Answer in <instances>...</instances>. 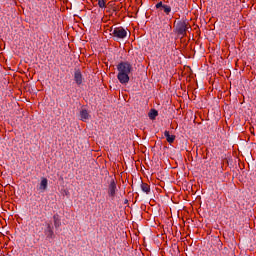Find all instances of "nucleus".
Here are the masks:
<instances>
[{
	"instance_id": "nucleus-1",
	"label": "nucleus",
	"mask_w": 256,
	"mask_h": 256,
	"mask_svg": "<svg viewBox=\"0 0 256 256\" xmlns=\"http://www.w3.org/2000/svg\"><path fill=\"white\" fill-rule=\"evenodd\" d=\"M117 79L121 85H127L130 81L129 75L133 73V64L129 61H122L117 65Z\"/></svg>"
},
{
	"instance_id": "nucleus-2",
	"label": "nucleus",
	"mask_w": 256,
	"mask_h": 256,
	"mask_svg": "<svg viewBox=\"0 0 256 256\" xmlns=\"http://www.w3.org/2000/svg\"><path fill=\"white\" fill-rule=\"evenodd\" d=\"M191 26L185 20L178 21L175 25V33L180 37H185L187 35V31Z\"/></svg>"
},
{
	"instance_id": "nucleus-3",
	"label": "nucleus",
	"mask_w": 256,
	"mask_h": 256,
	"mask_svg": "<svg viewBox=\"0 0 256 256\" xmlns=\"http://www.w3.org/2000/svg\"><path fill=\"white\" fill-rule=\"evenodd\" d=\"M111 35L115 39H125V37H127V30L123 27L111 28Z\"/></svg>"
},
{
	"instance_id": "nucleus-4",
	"label": "nucleus",
	"mask_w": 256,
	"mask_h": 256,
	"mask_svg": "<svg viewBox=\"0 0 256 256\" xmlns=\"http://www.w3.org/2000/svg\"><path fill=\"white\" fill-rule=\"evenodd\" d=\"M116 195H117V183H115V180H111L108 186V197H110V199L114 201Z\"/></svg>"
},
{
	"instance_id": "nucleus-5",
	"label": "nucleus",
	"mask_w": 256,
	"mask_h": 256,
	"mask_svg": "<svg viewBox=\"0 0 256 256\" xmlns=\"http://www.w3.org/2000/svg\"><path fill=\"white\" fill-rule=\"evenodd\" d=\"M48 186H49V180H47V178L45 177H42L38 187L39 191H41L42 193L47 191Z\"/></svg>"
},
{
	"instance_id": "nucleus-6",
	"label": "nucleus",
	"mask_w": 256,
	"mask_h": 256,
	"mask_svg": "<svg viewBox=\"0 0 256 256\" xmlns=\"http://www.w3.org/2000/svg\"><path fill=\"white\" fill-rule=\"evenodd\" d=\"M80 119L81 121H83L84 123L89 121V119H91V115L89 114V112L87 111V109H82L80 111Z\"/></svg>"
},
{
	"instance_id": "nucleus-7",
	"label": "nucleus",
	"mask_w": 256,
	"mask_h": 256,
	"mask_svg": "<svg viewBox=\"0 0 256 256\" xmlns=\"http://www.w3.org/2000/svg\"><path fill=\"white\" fill-rule=\"evenodd\" d=\"M74 81L77 85H81V83H83V75L81 74V70H76L75 71Z\"/></svg>"
},
{
	"instance_id": "nucleus-8",
	"label": "nucleus",
	"mask_w": 256,
	"mask_h": 256,
	"mask_svg": "<svg viewBox=\"0 0 256 256\" xmlns=\"http://www.w3.org/2000/svg\"><path fill=\"white\" fill-rule=\"evenodd\" d=\"M141 190L143 191V193H146V195H149V193H151V186H149V184L147 183H141Z\"/></svg>"
},
{
	"instance_id": "nucleus-9",
	"label": "nucleus",
	"mask_w": 256,
	"mask_h": 256,
	"mask_svg": "<svg viewBox=\"0 0 256 256\" xmlns=\"http://www.w3.org/2000/svg\"><path fill=\"white\" fill-rule=\"evenodd\" d=\"M164 137L169 143H174L175 141V135H171L167 130L164 132Z\"/></svg>"
},
{
	"instance_id": "nucleus-10",
	"label": "nucleus",
	"mask_w": 256,
	"mask_h": 256,
	"mask_svg": "<svg viewBox=\"0 0 256 256\" xmlns=\"http://www.w3.org/2000/svg\"><path fill=\"white\" fill-rule=\"evenodd\" d=\"M157 115H159V112H157V110H155V109H151L148 114V117H149V119L153 120L157 117Z\"/></svg>"
},
{
	"instance_id": "nucleus-11",
	"label": "nucleus",
	"mask_w": 256,
	"mask_h": 256,
	"mask_svg": "<svg viewBox=\"0 0 256 256\" xmlns=\"http://www.w3.org/2000/svg\"><path fill=\"white\" fill-rule=\"evenodd\" d=\"M45 233H46V236L48 237V239H53V237L55 235L53 233V229H51L50 225H48V229H47V231Z\"/></svg>"
},
{
	"instance_id": "nucleus-12",
	"label": "nucleus",
	"mask_w": 256,
	"mask_h": 256,
	"mask_svg": "<svg viewBox=\"0 0 256 256\" xmlns=\"http://www.w3.org/2000/svg\"><path fill=\"white\" fill-rule=\"evenodd\" d=\"M53 219H54V227H56V229L61 227V220H59L57 216H54Z\"/></svg>"
},
{
	"instance_id": "nucleus-13",
	"label": "nucleus",
	"mask_w": 256,
	"mask_h": 256,
	"mask_svg": "<svg viewBox=\"0 0 256 256\" xmlns=\"http://www.w3.org/2000/svg\"><path fill=\"white\" fill-rule=\"evenodd\" d=\"M98 6L100 7V9H105V7H107V1L98 0Z\"/></svg>"
},
{
	"instance_id": "nucleus-14",
	"label": "nucleus",
	"mask_w": 256,
	"mask_h": 256,
	"mask_svg": "<svg viewBox=\"0 0 256 256\" xmlns=\"http://www.w3.org/2000/svg\"><path fill=\"white\" fill-rule=\"evenodd\" d=\"M162 9H163L164 13H166V15H169V13H171V6H169V5L162 6Z\"/></svg>"
},
{
	"instance_id": "nucleus-15",
	"label": "nucleus",
	"mask_w": 256,
	"mask_h": 256,
	"mask_svg": "<svg viewBox=\"0 0 256 256\" xmlns=\"http://www.w3.org/2000/svg\"><path fill=\"white\" fill-rule=\"evenodd\" d=\"M163 2H159L156 4V9H161V7L163 8Z\"/></svg>"
}]
</instances>
